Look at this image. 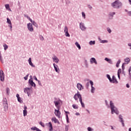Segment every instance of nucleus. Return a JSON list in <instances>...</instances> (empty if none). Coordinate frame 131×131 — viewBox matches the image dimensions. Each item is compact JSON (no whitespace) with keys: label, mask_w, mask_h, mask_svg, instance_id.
Instances as JSON below:
<instances>
[{"label":"nucleus","mask_w":131,"mask_h":131,"mask_svg":"<svg viewBox=\"0 0 131 131\" xmlns=\"http://www.w3.org/2000/svg\"><path fill=\"white\" fill-rule=\"evenodd\" d=\"M111 7L113 8V9H121L122 7H123V4H122V2H121L119 0H116L115 2H113L111 4Z\"/></svg>","instance_id":"nucleus-1"},{"label":"nucleus","mask_w":131,"mask_h":131,"mask_svg":"<svg viewBox=\"0 0 131 131\" xmlns=\"http://www.w3.org/2000/svg\"><path fill=\"white\" fill-rule=\"evenodd\" d=\"M110 108H111L112 114H114V113H115L117 115L119 114V111H118V109H117V107L115 106L113 101L111 100L110 101Z\"/></svg>","instance_id":"nucleus-2"},{"label":"nucleus","mask_w":131,"mask_h":131,"mask_svg":"<svg viewBox=\"0 0 131 131\" xmlns=\"http://www.w3.org/2000/svg\"><path fill=\"white\" fill-rule=\"evenodd\" d=\"M106 77L108 79V80L110 81V82H111V83H118V81H117V80L116 79V77H115V76H113L112 79L110 75L107 74Z\"/></svg>","instance_id":"nucleus-3"},{"label":"nucleus","mask_w":131,"mask_h":131,"mask_svg":"<svg viewBox=\"0 0 131 131\" xmlns=\"http://www.w3.org/2000/svg\"><path fill=\"white\" fill-rule=\"evenodd\" d=\"M79 99V101L81 103V106H82V98L81 97V95L79 94V92H78L77 94H75L74 96V99L75 100V101H77L78 99Z\"/></svg>","instance_id":"nucleus-4"},{"label":"nucleus","mask_w":131,"mask_h":131,"mask_svg":"<svg viewBox=\"0 0 131 131\" xmlns=\"http://www.w3.org/2000/svg\"><path fill=\"white\" fill-rule=\"evenodd\" d=\"M89 83H90L91 88V93H92V94H94L95 93V92H96V88L94 86V82L92 80H89Z\"/></svg>","instance_id":"nucleus-5"},{"label":"nucleus","mask_w":131,"mask_h":131,"mask_svg":"<svg viewBox=\"0 0 131 131\" xmlns=\"http://www.w3.org/2000/svg\"><path fill=\"white\" fill-rule=\"evenodd\" d=\"M0 79L1 81H5V73L2 70H0Z\"/></svg>","instance_id":"nucleus-6"},{"label":"nucleus","mask_w":131,"mask_h":131,"mask_svg":"<svg viewBox=\"0 0 131 131\" xmlns=\"http://www.w3.org/2000/svg\"><path fill=\"white\" fill-rule=\"evenodd\" d=\"M118 118L119 121L122 123V126H124V120H123V116L122 115H119Z\"/></svg>","instance_id":"nucleus-7"},{"label":"nucleus","mask_w":131,"mask_h":131,"mask_svg":"<svg viewBox=\"0 0 131 131\" xmlns=\"http://www.w3.org/2000/svg\"><path fill=\"white\" fill-rule=\"evenodd\" d=\"M116 13L115 12H110L108 13V19L110 20H112L113 19V17H114V15H115Z\"/></svg>","instance_id":"nucleus-8"},{"label":"nucleus","mask_w":131,"mask_h":131,"mask_svg":"<svg viewBox=\"0 0 131 131\" xmlns=\"http://www.w3.org/2000/svg\"><path fill=\"white\" fill-rule=\"evenodd\" d=\"M54 103L55 107H57V108H58V106H59V105H60V104L62 103V100H61L60 98H58V100L57 101H54Z\"/></svg>","instance_id":"nucleus-9"},{"label":"nucleus","mask_w":131,"mask_h":131,"mask_svg":"<svg viewBox=\"0 0 131 131\" xmlns=\"http://www.w3.org/2000/svg\"><path fill=\"white\" fill-rule=\"evenodd\" d=\"M27 27L28 30H29L31 32H32V31H33V26L32 25L31 23H28L27 24Z\"/></svg>","instance_id":"nucleus-10"},{"label":"nucleus","mask_w":131,"mask_h":131,"mask_svg":"<svg viewBox=\"0 0 131 131\" xmlns=\"http://www.w3.org/2000/svg\"><path fill=\"white\" fill-rule=\"evenodd\" d=\"M90 63L91 64H95V65H98V62L97 61V60H96V58L95 57H92L90 59Z\"/></svg>","instance_id":"nucleus-11"},{"label":"nucleus","mask_w":131,"mask_h":131,"mask_svg":"<svg viewBox=\"0 0 131 131\" xmlns=\"http://www.w3.org/2000/svg\"><path fill=\"white\" fill-rule=\"evenodd\" d=\"M54 114L58 117V118H60L61 117V112L59 110H55Z\"/></svg>","instance_id":"nucleus-12"},{"label":"nucleus","mask_w":131,"mask_h":131,"mask_svg":"<svg viewBox=\"0 0 131 131\" xmlns=\"http://www.w3.org/2000/svg\"><path fill=\"white\" fill-rule=\"evenodd\" d=\"M29 83L31 86H33V88H35V86H36V84H35V83L33 82L32 78H31L29 80Z\"/></svg>","instance_id":"nucleus-13"},{"label":"nucleus","mask_w":131,"mask_h":131,"mask_svg":"<svg viewBox=\"0 0 131 131\" xmlns=\"http://www.w3.org/2000/svg\"><path fill=\"white\" fill-rule=\"evenodd\" d=\"M53 66L54 68V70L57 72V73H59L60 70L59 69V67L58 65L56 64L55 63H53Z\"/></svg>","instance_id":"nucleus-14"},{"label":"nucleus","mask_w":131,"mask_h":131,"mask_svg":"<svg viewBox=\"0 0 131 131\" xmlns=\"http://www.w3.org/2000/svg\"><path fill=\"white\" fill-rule=\"evenodd\" d=\"M52 59H53V62H55V63H56V64H58V63H59V61H60V60H59L58 57H57V56H54L52 58Z\"/></svg>","instance_id":"nucleus-15"},{"label":"nucleus","mask_w":131,"mask_h":131,"mask_svg":"<svg viewBox=\"0 0 131 131\" xmlns=\"http://www.w3.org/2000/svg\"><path fill=\"white\" fill-rule=\"evenodd\" d=\"M98 40L100 41V43H107L108 40H102L101 38L98 37Z\"/></svg>","instance_id":"nucleus-16"},{"label":"nucleus","mask_w":131,"mask_h":131,"mask_svg":"<svg viewBox=\"0 0 131 131\" xmlns=\"http://www.w3.org/2000/svg\"><path fill=\"white\" fill-rule=\"evenodd\" d=\"M105 61H106V62H108L109 64H113V62L112 61V59L110 58H108L107 57H105L104 58Z\"/></svg>","instance_id":"nucleus-17"},{"label":"nucleus","mask_w":131,"mask_h":131,"mask_svg":"<svg viewBox=\"0 0 131 131\" xmlns=\"http://www.w3.org/2000/svg\"><path fill=\"white\" fill-rule=\"evenodd\" d=\"M52 121H54V123H58V124H60V122H59V120L57 119L56 117L52 118Z\"/></svg>","instance_id":"nucleus-18"},{"label":"nucleus","mask_w":131,"mask_h":131,"mask_svg":"<svg viewBox=\"0 0 131 131\" xmlns=\"http://www.w3.org/2000/svg\"><path fill=\"white\" fill-rule=\"evenodd\" d=\"M4 106L5 111H8V109L9 108L8 103L6 102L5 103H4Z\"/></svg>","instance_id":"nucleus-19"},{"label":"nucleus","mask_w":131,"mask_h":131,"mask_svg":"<svg viewBox=\"0 0 131 131\" xmlns=\"http://www.w3.org/2000/svg\"><path fill=\"white\" fill-rule=\"evenodd\" d=\"M32 130H36V131H41V130L39 129V128H37L36 126H33L31 128Z\"/></svg>","instance_id":"nucleus-20"},{"label":"nucleus","mask_w":131,"mask_h":131,"mask_svg":"<svg viewBox=\"0 0 131 131\" xmlns=\"http://www.w3.org/2000/svg\"><path fill=\"white\" fill-rule=\"evenodd\" d=\"M28 62L30 66H31L32 67H35L34 65H33V63H32V61H31V58H29Z\"/></svg>","instance_id":"nucleus-21"},{"label":"nucleus","mask_w":131,"mask_h":131,"mask_svg":"<svg viewBox=\"0 0 131 131\" xmlns=\"http://www.w3.org/2000/svg\"><path fill=\"white\" fill-rule=\"evenodd\" d=\"M121 69H119L118 70V73H117L118 77L119 79H120V74H121Z\"/></svg>","instance_id":"nucleus-22"},{"label":"nucleus","mask_w":131,"mask_h":131,"mask_svg":"<svg viewBox=\"0 0 131 131\" xmlns=\"http://www.w3.org/2000/svg\"><path fill=\"white\" fill-rule=\"evenodd\" d=\"M124 61L126 63V64H128L130 62V59H129L128 57H127L124 59Z\"/></svg>","instance_id":"nucleus-23"},{"label":"nucleus","mask_w":131,"mask_h":131,"mask_svg":"<svg viewBox=\"0 0 131 131\" xmlns=\"http://www.w3.org/2000/svg\"><path fill=\"white\" fill-rule=\"evenodd\" d=\"M90 46H95L96 45V41L95 40H91L89 42Z\"/></svg>","instance_id":"nucleus-24"},{"label":"nucleus","mask_w":131,"mask_h":131,"mask_svg":"<svg viewBox=\"0 0 131 131\" xmlns=\"http://www.w3.org/2000/svg\"><path fill=\"white\" fill-rule=\"evenodd\" d=\"M77 88L80 91L81 90V88H82V85L79 83H78L77 84Z\"/></svg>","instance_id":"nucleus-25"},{"label":"nucleus","mask_w":131,"mask_h":131,"mask_svg":"<svg viewBox=\"0 0 131 131\" xmlns=\"http://www.w3.org/2000/svg\"><path fill=\"white\" fill-rule=\"evenodd\" d=\"M49 127H50L49 131H53V125L52 124V123L50 122L49 123Z\"/></svg>","instance_id":"nucleus-26"},{"label":"nucleus","mask_w":131,"mask_h":131,"mask_svg":"<svg viewBox=\"0 0 131 131\" xmlns=\"http://www.w3.org/2000/svg\"><path fill=\"white\" fill-rule=\"evenodd\" d=\"M75 45L76 46L77 48H78V49L79 50H80L81 49V47H80V45H79L78 42H75Z\"/></svg>","instance_id":"nucleus-27"},{"label":"nucleus","mask_w":131,"mask_h":131,"mask_svg":"<svg viewBox=\"0 0 131 131\" xmlns=\"http://www.w3.org/2000/svg\"><path fill=\"white\" fill-rule=\"evenodd\" d=\"M5 8L6 9V10H8V11H12L11 10V8H10V5L9 4H6L5 5Z\"/></svg>","instance_id":"nucleus-28"},{"label":"nucleus","mask_w":131,"mask_h":131,"mask_svg":"<svg viewBox=\"0 0 131 131\" xmlns=\"http://www.w3.org/2000/svg\"><path fill=\"white\" fill-rule=\"evenodd\" d=\"M84 64L86 68H88L89 67V63H88V60H84Z\"/></svg>","instance_id":"nucleus-29"},{"label":"nucleus","mask_w":131,"mask_h":131,"mask_svg":"<svg viewBox=\"0 0 131 131\" xmlns=\"http://www.w3.org/2000/svg\"><path fill=\"white\" fill-rule=\"evenodd\" d=\"M121 62V60H120V59H119L116 64V66L117 68H118V67H119V64H120Z\"/></svg>","instance_id":"nucleus-30"},{"label":"nucleus","mask_w":131,"mask_h":131,"mask_svg":"<svg viewBox=\"0 0 131 131\" xmlns=\"http://www.w3.org/2000/svg\"><path fill=\"white\" fill-rule=\"evenodd\" d=\"M130 71H131V66L129 67V69L128 70L129 78L131 79V73H130Z\"/></svg>","instance_id":"nucleus-31"},{"label":"nucleus","mask_w":131,"mask_h":131,"mask_svg":"<svg viewBox=\"0 0 131 131\" xmlns=\"http://www.w3.org/2000/svg\"><path fill=\"white\" fill-rule=\"evenodd\" d=\"M6 95H10V89L9 88H6Z\"/></svg>","instance_id":"nucleus-32"},{"label":"nucleus","mask_w":131,"mask_h":131,"mask_svg":"<svg viewBox=\"0 0 131 131\" xmlns=\"http://www.w3.org/2000/svg\"><path fill=\"white\" fill-rule=\"evenodd\" d=\"M32 25H33L34 26H35V27H36L37 28V27H38V25L34 21L32 23Z\"/></svg>","instance_id":"nucleus-33"},{"label":"nucleus","mask_w":131,"mask_h":131,"mask_svg":"<svg viewBox=\"0 0 131 131\" xmlns=\"http://www.w3.org/2000/svg\"><path fill=\"white\" fill-rule=\"evenodd\" d=\"M105 105H106V106L107 107V108H110V104L109 105V104H108V101L107 100H105Z\"/></svg>","instance_id":"nucleus-34"},{"label":"nucleus","mask_w":131,"mask_h":131,"mask_svg":"<svg viewBox=\"0 0 131 131\" xmlns=\"http://www.w3.org/2000/svg\"><path fill=\"white\" fill-rule=\"evenodd\" d=\"M0 61H1L2 63H4V59H3V56H2V53L0 52Z\"/></svg>","instance_id":"nucleus-35"},{"label":"nucleus","mask_w":131,"mask_h":131,"mask_svg":"<svg viewBox=\"0 0 131 131\" xmlns=\"http://www.w3.org/2000/svg\"><path fill=\"white\" fill-rule=\"evenodd\" d=\"M23 115H24V116H26L27 115V110L23 111Z\"/></svg>","instance_id":"nucleus-36"},{"label":"nucleus","mask_w":131,"mask_h":131,"mask_svg":"<svg viewBox=\"0 0 131 131\" xmlns=\"http://www.w3.org/2000/svg\"><path fill=\"white\" fill-rule=\"evenodd\" d=\"M7 22L8 23V24L11 25L12 24V22L11 21V20L10 19V18H7Z\"/></svg>","instance_id":"nucleus-37"},{"label":"nucleus","mask_w":131,"mask_h":131,"mask_svg":"<svg viewBox=\"0 0 131 131\" xmlns=\"http://www.w3.org/2000/svg\"><path fill=\"white\" fill-rule=\"evenodd\" d=\"M66 116L67 118V123H69L70 121H69V117H68V115L66 114Z\"/></svg>","instance_id":"nucleus-38"},{"label":"nucleus","mask_w":131,"mask_h":131,"mask_svg":"<svg viewBox=\"0 0 131 131\" xmlns=\"http://www.w3.org/2000/svg\"><path fill=\"white\" fill-rule=\"evenodd\" d=\"M64 32H68V27L67 26L64 27Z\"/></svg>","instance_id":"nucleus-39"},{"label":"nucleus","mask_w":131,"mask_h":131,"mask_svg":"<svg viewBox=\"0 0 131 131\" xmlns=\"http://www.w3.org/2000/svg\"><path fill=\"white\" fill-rule=\"evenodd\" d=\"M64 33H65L66 36H67V37H70V34H69V33L68 32H67Z\"/></svg>","instance_id":"nucleus-40"},{"label":"nucleus","mask_w":131,"mask_h":131,"mask_svg":"<svg viewBox=\"0 0 131 131\" xmlns=\"http://www.w3.org/2000/svg\"><path fill=\"white\" fill-rule=\"evenodd\" d=\"M39 38L41 40H43V39H45V38H43V36H42L41 35H39Z\"/></svg>","instance_id":"nucleus-41"},{"label":"nucleus","mask_w":131,"mask_h":131,"mask_svg":"<svg viewBox=\"0 0 131 131\" xmlns=\"http://www.w3.org/2000/svg\"><path fill=\"white\" fill-rule=\"evenodd\" d=\"M4 48V50L5 51H6L7 49H8V45L5 44L4 46H3Z\"/></svg>","instance_id":"nucleus-42"},{"label":"nucleus","mask_w":131,"mask_h":131,"mask_svg":"<svg viewBox=\"0 0 131 131\" xmlns=\"http://www.w3.org/2000/svg\"><path fill=\"white\" fill-rule=\"evenodd\" d=\"M125 64H126V63H123L122 65V71H124V69H125V67H124V65H125Z\"/></svg>","instance_id":"nucleus-43"},{"label":"nucleus","mask_w":131,"mask_h":131,"mask_svg":"<svg viewBox=\"0 0 131 131\" xmlns=\"http://www.w3.org/2000/svg\"><path fill=\"white\" fill-rule=\"evenodd\" d=\"M107 30L108 33H111V32H112V31L111 30V29L110 28H107Z\"/></svg>","instance_id":"nucleus-44"},{"label":"nucleus","mask_w":131,"mask_h":131,"mask_svg":"<svg viewBox=\"0 0 131 131\" xmlns=\"http://www.w3.org/2000/svg\"><path fill=\"white\" fill-rule=\"evenodd\" d=\"M85 30H86V27H85L84 25H82V31H85Z\"/></svg>","instance_id":"nucleus-45"},{"label":"nucleus","mask_w":131,"mask_h":131,"mask_svg":"<svg viewBox=\"0 0 131 131\" xmlns=\"http://www.w3.org/2000/svg\"><path fill=\"white\" fill-rule=\"evenodd\" d=\"M72 107L74 108V109H78V107H77V106H76L75 104H73Z\"/></svg>","instance_id":"nucleus-46"},{"label":"nucleus","mask_w":131,"mask_h":131,"mask_svg":"<svg viewBox=\"0 0 131 131\" xmlns=\"http://www.w3.org/2000/svg\"><path fill=\"white\" fill-rule=\"evenodd\" d=\"M17 101L19 103H22V102H23V101H22V99H21L20 97H19L18 98H17Z\"/></svg>","instance_id":"nucleus-47"},{"label":"nucleus","mask_w":131,"mask_h":131,"mask_svg":"<svg viewBox=\"0 0 131 131\" xmlns=\"http://www.w3.org/2000/svg\"><path fill=\"white\" fill-rule=\"evenodd\" d=\"M39 124L41 126H42V127H45V123H42V122H40Z\"/></svg>","instance_id":"nucleus-48"},{"label":"nucleus","mask_w":131,"mask_h":131,"mask_svg":"<svg viewBox=\"0 0 131 131\" xmlns=\"http://www.w3.org/2000/svg\"><path fill=\"white\" fill-rule=\"evenodd\" d=\"M88 131H94V129L92 128V127H88Z\"/></svg>","instance_id":"nucleus-49"},{"label":"nucleus","mask_w":131,"mask_h":131,"mask_svg":"<svg viewBox=\"0 0 131 131\" xmlns=\"http://www.w3.org/2000/svg\"><path fill=\"white\" fill-rule=\"evenodd\" d=\"M29 74H28V75H27L25 77H24V79H25V80H27V79H28V76H29Z\"/></svg>","instance_id":"nucleus-50"},{"label":"nucleus","mask_w":131,"mask_h":131,"mask_svg":"<svg viewBox=\"0 0 131 131\" xmlns=\"http://www.w3.org/2000/svg\"><path fill=\"white\" fill-rule=\"evenodd\" d=\"M38 81V83L39 85H40V86H42V85L41 84V82H40V80H38V81Z\"/></svg>","instance_id":"nucleus-51"},{"label":"nucleus","mask_w":131,"mask_h":131,"mask_svg":"<svg viewBox=\"0 0 131 131\" xmlns=\"http://www.w3.org/2000/svg\"><path fill=\"white\" fill-rule=\"evenodd\" d=\"M68 129H69V126L68 125H66L65 131H68Z\"/></svg>","instance_id":"nucleus-52"},{"label":"nucleus","mask_w":131,"mask_h":131,"mask_svg":"<svg viewBox=\"0 0 131 131\" xmlns=\"http://www.w3.org/2000/svg\"><path fill=\"white\" fill-rule=\"evenodd\" d=\"M82 17L83 18V19H85V14L84 12H82Z\"/></svg>","instance_id":"nucleus-53"},{"label":"nucleus","mask_w":131,"mask_h":131,"mask_svg":"<svg viewBox=\"0 0 131 131\" xmlns=\"http://www.w3.org/2000/svg\"><path fill=\"white\" fill-rule=\"evenodd\" d=\"M24 17H25L26 18H27V19H28V20H29V19H30V17H29L26 14H24Z\"/></svg>","instance_id":"nucleus-54"},{"label":"nucleus","mask_w":131,"mask_h":131,"mask_svg":"<svg viewBox=\"0 0 131 131\" xmlns=\"http://www.w3.org/2000/svg\"><path fill=\"white\" fill-rule=\"evenodd\" d=\"M88 7L89 9H90V10H92V9H93V7H92V6H91L90 5H89Z\"/></svg>","instance_id":"nucleus-55"},{"label":"nucleus","mask_w":131,"mask_h":131,"mask_svg":"<svg viewBox=\"0 0 131 131\" xmlns=\"http://www.w3.org/2000/svg\"><path fill=\"white\" fill-rule=\"evenodd\" d=\"M82 23H80V29L81 30H82Z\"/></svg>","instance_id":"nucleus-56"},{"label":"nucleus","mask_w":131,"mask_h":131,"mask_svg":"<svg viewBox=\"0 0 131 131\" xmlns=\"http://www.w3.org/2000/svg\"><path fill=\"white\" fill-rule=\"evenodd\" d=\"M24 93H27V92L28 93V90H26V88H25L24 89Z\"/></svg>","instance_id":"nucleus-57"},{"label":"nucleus","mask_w":131,"mask_h":131,"mask_svg":"<svg viewBox=\"0 0 131 131\" xmlns=\"http://www.w3.org/2000/svg\"><path fill=\"white\" fill-rule=\"evenodd\" d=\"M34 79H35V80H36V81H38V79H37V78L35 76H34Z\"/></svg>","instance_id":"nucleus-58"},{"label":"nucleus","mask_w":131,"mask_h":131,"mask_svg":"<svg viewBox=\"0 0 131 131\" xmlns=\"http://www.w3.org/2000/svg\"><path fill=\"white\" fill-rule=\"evenodd\" d=\"M85 111H86V112H88V114H91V112L89 110L86 109Z\"/></svg>","instance_id":"nucleus-59"},{"label":"nucleus","mask_w":131,"mask_h":131,"mask_svg":"<svg viewBox=\"0 0 131 131\" xmlns=\"http://www.w3.org/2000/svg\"><path fill=\"white\" fill-rule=\"evenodd\" d=\"M16 98H17V99H18L19 98H20V95H19V94H16Z\"/></svg>","instance_id":"nucleus-60"},{"label":"nucleus","mask_w":131,"mask_h":131,"mask_svg":"<svg viewBox=\"0 0 131 131\" xmlns=\"http://www.w3.org/2000/svg\"><path fill=\"white\" fill-rule=\"evenodd\" d=\"M128 16H131V11L128 12Z\"/></svg>","instance_id":"nucleus-61"},{"label":"nucleus","mask_w":131,"mask_h":131,"mask_svg":"<svg viewBox=\"0 0 131 131\" xmlns=\"http://www.w3.org/2000/svg\"><path fill=\"white\" fill-rule=\"evenodd\" d=\"M122 72L124 76H125V72H124V71H122Z\"/></svg>","instance_id":"nucleus-62"},{"label":"nucleus","mask_w":131,"mask_h":131,"mask_svg":"<svg viewBox=\"0 0 131 131\" xmlns=\"http://www.w3.org/2000/svg\"><path fill=\"white\" fill-rule=\"evenodd\" d=\"M111 127V129H112L113 130H114L115 129V128H114V127H113L112 126H110Z\"/></svg>","instance_id":"nucleus-63"},{"label":"nucleus","mask_w":131,"mask_h":131,"mask_svg":"<svg viewBox=\"0 0 131 131\" xmlns=\"http://www.w3.org/2000/svg\"><path fill=\"white\" fill-rule=\"evenodd\" d=\"M126 88H127L128 89H129V84H126Z\"/></svg>","instance_id":"nucleus-64"}]
</instances>
